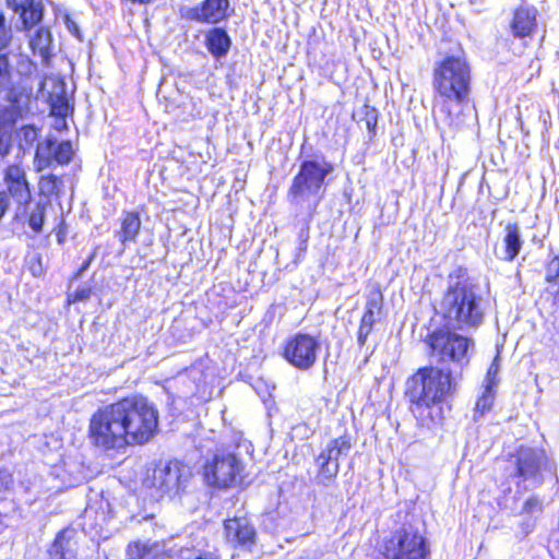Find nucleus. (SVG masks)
Wrapping results in <instances>:
<instances>
[{
    "label": "nucleus",
    "instance_id": "8fccbe9b",
    "mask_svg": "<svg viewBox=\"0 0 559 559\" xmlns=\"http://www.w3.org/2000/svg\"><path fill=\"white\" fill-rule=\"evenodd\" d=\"M131 1L134 3L147 4V3H151L153 0H131Z\"/></svg>",
    "mask_w": 559,
    "mask_h": 559
},
{
    "label": "nucleus",
    "instance_id": "aec40b11",
    "mask_svg": "<svg viewBox=\"0 0 559 559\" xmlns=\"http://www.w3.org/2000/svg\"><path fill=\"white\" fill-rule=\"evenodd\" d=\"M39 194L51 201H59L66 192L64 178L55 174L41 175L38 181Z\"/></svg>",
    "mask_w": 559,
    "mask_h": 559
},
{
    "label": "nucleus",
    "instance_id": "de8ad7c7",
    "mask_svg": "<svg viewBox=\"0 0 559 559\" xmlns=\"http://www.w3.org/2000/svg\"><path fill=\"white\" fill-rule=\"evenodd\" d=\"M94 255H95V253H93L87 260H85L82 263L81 267L79 269V271L75 274V277H81L83 275V273L87 271V269L90 267L91 262H92Z\"/></svg>",
    "mask_w": 559,
    "mask_h": 559
},
{
    "label": "nucleus",
    "instance_id": "a18cd8bd",
    "mask_svg": "<svg viewBox=\"0 0 559 559\" xmlns=\"http://www.w3.org/2000/svg\"><path fill=\"white\" fill-rule=\"evenodd\" d=\"M55 122H53V129H56L57 131H62V130H67L68 129V122L66 120L67 117H55Z\"/></svg>",
    "mask_w": 559,
    "mask_h": 559
},
{
    "label": "nucleus",
    "instance_id": "a211bd4d",
    "mask_svg": "<svg viewBox=\"0 0 559 559\" xmlns=\"http://www.w3.org/2000/svg\"><path fill=\"white\" fill-rule=\"evenodd\" d=\"M506 235L502 240V248H496L495 253L499 260L512 262L522 249V238L516 224H508L504 228Z\"/></svg>",
    "mask_w": 559,
    "mask_h": 559
},
{
    "label": "nucleus",
    "instance_id": "c85d7f7f",
    "mask_svg": "<svg viewBox=\"0 0 559 559\" xmlns=\"http://www.w3.org/2000/svg\"><path fill=\"white\" fill-rule=\"evenodd\" d=\"M0 50V88L11 91L14 87L13 68L8 53Z\"/></svg>",
    "mask_w": 559,
    "mask_h": 559
},
{
    "label": "nucleus",
    "instance_id": "4468645a",
    "mask_svg": "<svg viewBox=\"0 0 559 559\" xmlns=\"http://www.w3.org/2000/svg\"><path fill=\"white\" fill-rule=\"evenodd\" d=\"M226 542L234 548L251 551L257 540V531L246 516H235L224 522Z\"/></svg>",
    "mask_w": 559,
    "mask_h": 559
},
{
    "label": "nucleus",
    "instance_id": "bb28decb",
    "mask_svg": "<svg viewBox=\"0 0 559 559\" xmlns=\"http://www.w3.org/2000/svg\"><path fill=\"white\" fill-rule=\"evenodd\" d=\"M58 90L49 95L50 112L55 117H67L71 111L69 100L63 86H58Z\"/></svg>",
    "mask_w": 559,
    "mask_h": 559
},
{
    "label": "nucleus",
    "instance_id": "c9c22d12",
    "mask_svg": "<svg viewBox=\"0 0 559 559\" xmlns=\"http://www.w3.org/2000/svg\"><path fill=\"white\" fill-rule=\"evenodd\" d=\"M277 519H278V514L276 511L266 512L263 515V520H262V524H263L264 528L272 533H276L278 530V526H280Z\"/></svg>",
    "mask_w": 559,
    "mask_h": 559
},
{
    "label": "nucleus",
    "instance_id": "2f4dec72",
    "mask_svg": "<svg viewBox=\"0 0 559 559\" xmlns=\"http://www.w3.org/2000/svg\"><path fill=\"white\" fill-rule=\"evenodd\" d=\"M500 371V356L499 354L496 355L492 362L490 364L485 380H484V386L495 389L499 382V374Z\"/></svg>",
    "mask_w": 559,
    "mask_h": 559
},
{
    "label": "nucleus",
    "instance_id": "2eb2a0df",
    "mask_svg": "<svg viewBox=\"0 0 559 559\" xmlns=\"http://www.w3.org/2000/svg\"><path fill=\"white\" fill-rule=\"evenodd\" d=\"M7 194L12 198L19 209L27 205L32 199L25 169L20 165H10L4 171Z\"/></svg>",
    "mask_w": 559,
    "mask_h": 559
},
{
    "label": "nucleus",
    "instance_id": "79ce46f5",
    "mask_svg": "<svg viewBox=\"0 0 559 559\" xmlns=\"http://www.w3.org/2000/svg\"><path fill=\"white\" fill-rule=\"evenodd\" d=\"M273 395L272 393H269V397L261 395V399L266 407L267 411V417L271 419L277 414V407L275 405V402L272 400Z\"/></svg>",
    "mask_w": 559,
    "mask_h": 559
},
{
    "label": "nucleus",
    "instance_id": "c756f323",
    "mask_svg": "<svg viewBox=\"0 0 559 559\" xmlns=\"http://www.w3.org/2000/svg\"><path fill=\"white\" fill-rule=\"evenodd\" d=\"M377 316L371 313H364L357 334V342L360 347L366 344L368 335L371 333L373 325L377 321Z\"/></svg>",
    "mask_w": 559,
    "mask_h": 559
},
{
    "label": "nucleus",
    "instance_id": "6ab92c4d",
    "mask_svg": "<svg viewBox=\"0 0 559 559\" xmlns=\"http://www.w3.org/2000/svg\"><path fill=\"white\" fill-rule=\"evenodd\" d=\"M205 46L211 55L218 60L227 56L231 39L226 29L214 27L205 35Z\"/></svg>",
    "mask_w": 559,
    "mask_h": 559
},
{
    "label": "nucleus",
    "instance_id": "b1692460",
    "mask_svg": "<svg viewBox=\"0 0 559 559\" xmlns=\"http://www.w3.org/2000/svg\"><path fill=\"white\" fill-rule=\"evenodd\" d=\"M141 228V219L138 213L127 212L121 223V229L118 231L120 242L126 246L128 242H135Z\"/></svg>",
    "mask_w": 559,
    "mask_h": 559
},
{
    "label": "nucleus",
    "instance_id": "cd10ccee",
    "mask_svg": "<svg viewBox=\"0 0 559 559\" xmlns=\"http://www.w3.org/2000/svg\"><path fill=\"white\" fill-rule=\"evenodd\" d=\"M39 130L34 126H23L16 133L19 146L25 153L31 151L38 141Z\"/></svg>",
    "mask_w": 559,
    "mask_h": 559
},
{
    "label": "nucleus",
    "instance_id": "f704fd0d",
    "mask_svg": "<svg viewBox=\"0 0 559 559\" xmlns=\"http://www.w3.org/2000/svg\"><path fill=\"white\" fill-rule=\"evenodd\" d=\"M364 115L365 116L361 120L365 121V126H366L368 132L370 133V135L372 136L376 134V128H377V123H378V111L373 107L365 106Z\"/></svg>",
    "mask_w": 559,
    "mask_h": 559
},
{
    "label": "nucleus",
    "instance_id": "864d4df0",
    "mask_svg": "<svg viewBox=\"0 0 559 559\" xmlns=\"http://www.w3.org/2000/svg\"><path fill=\"white\" fill-rule=\"evenodd\" d=\"M36 272H38V269H33V274L36 275Z\"/></svg>",
    "mask_w": 559,
    "mask_h": 559
},
{
    "label": "nucleus",
    "instance_id": "9d476101",
    "mask_svg": "<svg viewBox=\"0 0 559 559\" xmlns=\"http://www.w3.org/2000/svg\"><path fill=\"white\" fill-rule=\"evenodd\" d=\"M513 464L515 468L513 476L519 479L518 485L527 481L535 487L543 481L542 471L547 469L548 459L543 450L522 447L514 455ZM524 488H527L526 484Z\"/></svg>",
    "mask_w": 559,
    "mask_h": 559
},
{
    "label": "nucleus",
    "instance_id": "473e14b6",
    "mask_svg": "<svg viewBox=\"0 0 559 559\" xmlns=\"http://www.w3.org/2000/svg\"><path fill=\"white\" fill-rule=\"evenodd\" d=\"M383 296L380 290H373L368 295L366 302V313L379 314L382 309Z\"/></svg>",
    "mask_w": 559,
    "mask_h": 559
},
{
    "label": "nucleus",
    "instance_id": "6e6552de",
    "mask_svg": "<svg viewBox=\"0 0 559 559\" xmlns=\"http://www.w3.org/2000/svg\"><path fill=\"white\" fill-rule=\"evenodd\" d=\"M191 477L189 466L179 461H170L154 469L152 486L160 496L173 498L186 489Z\"/></svg>",
    "mask_w": 559,
    "mask_h": 559
},
{
    "label": "nucleus",
    "instance_id": "ddd939ff",
    "mask_svg": "<svg viewBox=\"0 0 559 559\" xmlns=\"http://www.w3.org/2000/svg\"><path fill=\"white\" fill-rule=\"evenodd\" d=\"M229 0H203L194 7L180 10L182 19L198 23L217 24L229 16Z\"/></svg>",
    "mask_w": 559,
    "mask_h": 559
},
{
    "label": "nucleus",
    "instance_id": "e433bc0d",
    "mask_svg": "<svg viewBox=\"0 0 559 559\" xmlns=\"http://www.w3.org/2000/svg\"><path fill=\"white\" fill-rule=\"evenodd\" d=\"M17 117L14 107H4L0 109V126H13Z\"/></svg>",
    "mask_w": 559,
    "mask_h": 559
},
{
    "label": "nucleus",
    "instance_id": "ea45409f",
    "mask_svg": "<svg viewBox=\"0 0 559 559\" xmlns=\"http://www.w3.org/2000/svg\"><path fill=\"white\" fill-rule=\"evenodd\" d=\"M557 278H559V259L555 258L549 262L547 266L546 280L548 282H554Z\"/></svg>",
    "mask_w": 559,
    "mask_h": 559
},
{
    "label": "nucleus",
    "instance_id": "72a5a7b5",
    "mask_svg": "<svg viewBox=\"0 0 559 559\" xmlns=\"http://www.w3.org/2000/svg\"><path fill=\"white\" fill-rule=\"evenodd\" d=\"M5 16L2 12H0V50H5L13 38L12 27L5 24Z\"/></svg>",
    "mask_w": 559,
    "mask_h": 559
},
{
    "label": "nucleus",
    "instance_id": "412c9836",
    "mask_svg": "<svg viewBox=\"0 0 559 559\" xmlns=\"http://www.w3.org/2000/svg\"><path fill=\"white\" fill-rule=\"evenodd\" d=\"M50 204L48 202H36L32 204L31 202L24 207L19 209L16 215L25 214L27 216L28 227L36 234L43 231L45 216L47 207Z\"/></svg>",
    "mask_w": 559,
    "mask_h": 559
},
{
    "label": "nucleus",
    "instance_id": "0eeeda50",
    "mask_svg": "<svg viewBox=\"0 0 559 559\" xmlns=\"http://www.w3.org/2000/svg\"><path fill=\"white\" fill-rule=\"evenodd\" d=\"M428 345L431 356L441 365L452 362L455 368H463L469 361L473 340L455 332L436 331L429 336ZM444 367V366H441Z\"/></svg>",
    "mask_w": 559,
    "mask_h": 559
},
{
    "label": "nucleus",
    "instance_id": "423d86ee",
    "mask_svg": "<svg viewBox=\"0 0 559 559\" xmlns=\"http://www.w3.org/2000/svg\"><path fill=\"white\" fill-rule=\"evenodd\" d=\"M397 516L401 519L402 513H397ZM403 518L401 525L383 540L382 556L384 559H429L430 549L426 537L412 523L407 513Z\"/></svg>",
    "mask_w": 559,
    "mask_h": 559
},
{
    "label": "nucleus",
    "instance_id": "39448f33",
    "mask_svg": "<svg viewBox=\"0 0 559 559\" xmlns=\"http://www.w3.org/2000/svg\"><path fill=\"white\" fill-rule=\"evenodd\" d=\"M333 169V165L324 158L305 160L288 190V202L301 210H311L317 206L322 198L325 177Z\"/></svg>",
    "mask_w": 559,
    "mask_h": 559
},
{
    "label": "nucleus",
    "instance_id": "7c9ffc66",
    "mask_svg": "<svg viewBox=\"0 0 559 559\" xmlns=\"http://www.w3.org/2000/svg\"><path fill=\"white\" fill-rule=\"evenodd\" d=\"M495 401V390L491 388L484 386V392L476 401L475 405V413H479L480 415H484L486 412H488Z\"/></svg>",
    "mask_w": 559,
    "mask_h": 559
},
{
    "label": "nucleus",
    "instance_id": "f257e3e1",
    "mask_svg": "<svg viewBox=\"0 0 559 559\" xmlns=\"http://www.w3.org/2000/svg\"><path fill=\"white\" fill-rule=\"evenodd\" d=\"M157 428L155 404L142 395H132L99 408L91 418L90 438L96 447L116 449L144 444Z\"/></svg>",
    "mask_w": 559,
    "mask_h": 559
},
{
    "label": "nucleus",
    "instance_id": "49530a36",
    "mask_svg": "<svg viewBox=\"0 0 559 559\" xmlns=\"http://www.w3.org/2000/svg\"><path fill=\"white\" fill-rule=\"evenodd\" d=\"M0 489L4 488L7 489L9 487L11 475L5 471H0Z\"/></svg>",
    "mask_w": 559,
    "mask_h": 559
},
{
    "label": "nucleus",
    "instance_id": "393cba45",
    "mask_svg": "<svg viewBox=\"0 0 559 559\" xmlns=\"http://www.w3.org/2000/svg\"><path fill=\"white\" fill-rule=\"evenodd\" d=\"M350 448L349 439L347 437H340L331 440L319 455H324V459L330 462L338 463L342 456L348 454Z\"/></svg>",
    "mask_w": 559,
    "mask_h": 559
},
{
    "label": "nucleus",
    "instance_id": "7ed1b4c3",
    "mask_svg": "<svg viewBox=\"0 0 559 559\" xmlns=\"http://www.w3.org/2000/svg\"><path fill=\"white\" fill-rule=\"evenodd\" d=\"M454 389L453 370L448 367H424L406 380L405 397L420 426L430 429L441 423V404Z\"/></svg>",
    "mask_w": 559,
    "mask_h": 559
},
{
    "label": "nucleus",
    "instance_id": "3c124183",
    "mask_svg": "<svg viewBox=\"0 0 559 559\" xmlns=\"http://www.w3.org/2000/svg\"><path fill=\"white\" fill-rule=\"evenodd\" d=\"M251 443L248 442V443H245V448H246V451L249 452L250 448H251Z\"/></svg>",
    "mask_w": 559,
    "mask_h": 559
},
{
    "label": "nucleus",
    "instance_id": "6e6d98bb",
    "mask_svg": "<svg viewBox=\"0 0 559 559\" xmlns=\"http://www.w3.org/2000/svg\"><path fill=\"white\" fill-rule=\"evenodd\" d=\"M270 427H272V423L270 421ZM271 432L273 433L274 432V429L271 428Z\"/></svg>",
    "mask_w": 559,
    "mask_h": 559
},
{
    "label": "nucleus",
    "instance_id": "37998d69",
    "mask_svg": "<svg viewBox=\"0 0 559 559\" xmlns=\"http://www.w3.org/2000/svg\"><path fill=\"white\" fill-rule=\"evenodd\" d=\"M9 207V197L5 191L0 192V219L5 214Z\"/></svg>",
    "mask_w": 559,
    "mask_h": 559
},
{
    "label": "nucleus",
    "instance_id": "1a4fd4ad",
    "mask_svg": "<svg viewBox=\"0 0 559 559\" xmlns=\"http://www.w3.org/2000/svg\"><path fill=\"white\" fill-rule=\"evenodd\" d=\"M321 349L319 340L307 333H296L286 341L282 356L301 371L314 366Z\"/></svg>",
    "mask_w": 559,
    "mask_h": 559
},
{
    "label": "nucleus",
    "instance_id": "09e8293b",
    "mask_svg": "<svg viewBox=\"0 0 559 559\" xmlns=\"http://www.w3.org/2000/svg\"><path fill=\"white\" fill-rule=\"evenodd\" d=\"M66 237H67L66 230L62 227H60L57 233L58 243L62 245L66 241Z\"/></svg>",
    "mask_w": 559,
    "mask_h": 559
},
{
    "label": "nucleus",
    "instance_id": "a19ab883",
    "mask_svg": "<svg viewBox=\"0 0 559 559\" xmlns=\"http://www.w3.org/2000/svg\"><path fill=\"white\" fill-rule=\"evenodd\" d=\"M64 24L67 26V29L73 35L75 36L78 39L82 40V34H81V31H80V27L79 25L76 24V22L74 20L71 19L70 15H66L64 16Z\"/></svg>",
    "mask_w": 559,
    "mask_h": 559
},
{
    "label": "nucleus",
    "instance_id": "9b49d317",
    "mask_svg": "<svg viewBox=\"0 0 559 559\" xmlns=\"http://www.w3.org/2000/svg\"><path fill=\"white\" fill-rule=\"evenodd\" d=\"M241 471L242 465L234 453H216L204 466V477L210 486L228 488L237 484Z\"/></svg>",
    "mask_w": 559,
    "mask_h": 559
},
{
    "label": "nucleus",
    "instance_id": "4c0bfd02",
    "mask_svg": "<svg viewBox=\"0 0 559 559\" xmlns=\"http://www.w3.org/2000/svg\"><path fill=\"white\" fill-rule=\"evenodd\" d=\"M174 559H217L211 554H202L198 550L183 549Z\"/></svg>",
    "mask_w": 559,
    "mask_h": 559
},
{
    "label": "nucleus",
    "instance_id": "5fc2aeb1",
    "mask_svg": "<svg viewBox=\"0 0 559 559\" xmlns=\"http://www.w3.org/2000/svg\"><path fill=\"white\" fill-rule=\"evenodd\" d=\"M36 272H38V269H33V274L36 275Z\"/></svg>",
    "mask_w": 559,
    "mask_h": 559
},
{
    "label": "nucleus",
    "instance_id": "58836bf2",
    "mask_svg": "<svg viewBox=\"0 0 559 559\" xmlns=\"http://www.w3.org/2000/svg\"><path fill=\"white\" fill-rule=\"evenodd\" d=\"M542 510V502L537 497H530L523 506L522 511L532 514Z\"/></svg>",
    "mask_w": 559,
    "mask_h": 559
},
{
    "label": "nucleus",
    "instance_id": "603ef678",
    "mask_svg": "<svg viewBox=\"0 0 559 559\" xmlns=\"http://www.w3.org/2000/svg\"><path fill=\"white\" fill-rule=\"evenodd\" d=\"M555 559H559V544H558V547L556 549Z\"/></svg>",
    "mask_w": 559,
    "mask_h": 559
},
{
    "label": "nucleus",
    "instance_id": "5701e85b",
    "mask_svg": "<svg viewBox=\"0 0 559 559\" xmlns=\"http://www.w3.org/2000/svg\"><path fill=\"white\" fill-rule=\"evenodd\" d=\"M52 36L48 28L39 27L29 39V46L34 53H38L41 61L48 63L51 58Z\"/></svg>",
    "mask_w": 559,
    "mask_h": 559
},
{
    "label": "nucleus",
    "instance_id": "dca6fc26",
    "mask_svg": "<svg viewBox=\"0 0 559 559\" xmlns=\"http://www.w3.org/2000/svg\"><path fill=\"white\" fill-rule=\"evenodd\" d=\"M8 7L20 13L22 29L29 31L39 24L44 16V7L35 0H7Z\"/></svg>",
    "mask_w": 559,
    "mask_h": 559
},
{
    "label": "nucleus",
    "instance_id": "20e7f679",
    "mask_svg": "<svg viewBox=\"0 0 559 559\" xmlns=\"http://www.w3.org/2000/svg\"><path fill=\"white\" fill-rule=\"evenodd\" d=\"M486 310L487 300L477 280L471 277L466 269L452 271L439 308L447 325L462 331L477 329L484 322Z\"/></svg>",
    "mask_w": 559,
    "mask_h": 559
},
{
    "label": "nucleus",
    "instance_id": "f3484780",
    "mask_svg": "<svg viewBox=\"0 0 559 559\" xmlns=\"http://www.w3.org/2000/svg\"><path fill=\"white\" fill-rule=\"evenodd\" d=\"M537 9L526 2L520 4L514 11L511 31L515 37L531 36L536 28Z\"/></svg>",
    "mask_w": 559,
    "mask_h": 559
},
{
    "label": "nucleus",
    "instance_id": "4be33fe9",
    "mask_svg": "<svg viewBox=\"0 0 559 559\" xmlns=\"http://www.w3.org/2000/svg\"><path fill=\"white\" fill-rule=\"evenodd\" d=\"M163 549L157 543L133 542L126 550V559H162Z\"/></svg>",
    "mask_w": 559,
    "mask_h": 559
},
{
    "label": "nucleus",
    "instance_id": "f03ea898",
    "mask_svg": "<svg viewBox=\"0 0 559 559\" xmlns=\"http://www.w3.org/2000/svg\"><path fill=\"white\" fill-rule=\"evenodd\" d=\"M472 71L461 47L448 52L436 62L432 71V87L439 102L436 118L442 133L453 135L463 123L462 107L471 95Z\"/></svg>",
    "mask_w": 559,
    "mask_h": 559
},
{
    "label": "nucleus",
    "instance_id": "f8f14e48",
    "mask_svg": "<svg viewBox=\"0 0 559 559\" xmlns=\"http://www.w3.org/2000/svg\"><path fill=\"white\" fill-rule=\"evenodd\" d=\"M73 155L74 150L70 141H57L52 135H48L43 142L37 143L34 163L37 171H43L53 163L69 164Z\"/></svg>",
    "mask_w": 559,
    "mask_h": 559
},
{
    "label": "nucleus",
    "instance_id": "a878e982",
    "mask_svg": "<svg viewBox=\"0 0 559 559\" xmlns=\"http://www.w3.org/2000/svg\"><path fill=\"white\" fill-rule=\"evenodd\" d=\"M316 464L319 468L317 479L320 485L329 486L336 477L340 471V463H333L324 459V455H318Z\"/></svg>",
    "mask_w": 559,
    "mask_h": 559
},
{
    "label": "nucleus",
    "instance_id": "c03bdc74",
    "mask_svg": "<svg viewBox=\"0 0 559 559\" xmlns=\"http://www.w3.org/2000/svg\"><path fill=\"white\" fill-rule=\"evenodd\" d=\"M90 296H91V289L90 288H80V289H76V292L74 294V300L83 301V300L88 299Z\"/></svg>",
    "mask_w": 559,
    "mask_h": 559
}]
</instances>
